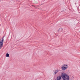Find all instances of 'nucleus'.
Returning <instances> with one entry per match:
<instances>
[{
    "label": "nucleus",
    "mask_w": 80,
    "mask_h": 80,
    "mask_svg": "<svg viewBox=\"0 0 80 80\" xmlns=\"http://www.w3.org/2000/svg\"><path fill=\"white\" fill-rule=\"evenodd\" d=\"M62 78L64 80H68L70 79V77L68 75L65 74L64 75H63V73H62Z\"/></svg>",
    "instance_id": "1"
},
{
    "label": "nucleus",
    "mask_w": 80,
    "mask_h": 80,
    "mask_svg": "<svg viewBox=\"0 0 80 80\" xmlns=\"http://www.w3.org/2000/svg\"><path fill=\"white\" fill-rule=\"evenodd\" d=\"M3 37L0 41V49L3 47Z\"/></svg>",
    "instance_id": "2"
},
{
    "label": "nucleus",
    "mask_w": 80,
    "mask_h": 80,
    "mask_svg": "<svg viewBox=\"0 0 80 80\" xmlns=\"http://www.w3.org/2000/svg\"><path fill=\"white\" fill-rule=\"evenodd\" d=\"M61 68L62 70H65L67 68L65 67V64H63L62 66L61 67Z\"/></svg>",
    "instance_id": "3"
},
{
    "label": "nucleus",
    "mask_w": 80,
    "mask_h": 80,
    "mask_svg": "<svg viewBox=\"0 0 80 80\" xmlns=\"http://www.w3.org/2000/svg\"><path fill=\"white\" fill-rule=\"evenodd\" d=\"M62 77V76H58L57 77V80H60L61 79V78Z\"/></svg>",
    "instance_id": "4"
},
{
    "label": "nucleus",
    "mask_w": 80,
    "mask_h": 80,
    "mask_svg": "<svg viewBox=\"0 0 80 80\" xmlns=\"http://www.w3.org/2000/svg\"><path fill=\"white\" fill-rule=\"evenodd\" d=\"M58 30L59 32H62V31L63 30V28H60Z\"/></svg>",
    "instance_id": "5"
},
{
    "label": "nucleus",
    "mask_w": 80,
    "mask_h": 80,
    "mask_svg": "<svg viewBox=\"0 0 80 80\" xmlns=\"http://www.w3.org/2000/svg\"><path fill=\"white\" fill-rule=\"evenodd\" d=\"M6 56V57H9V54L8 53H7Z\"/></svg>",
    "instance_id": "6"
},
{
    "label": "nucleus",
    "mask_w": 80,
    "mask_h": 80,
    "mask_svg": "<svg viewBox=\"0 0 80 80\" xmlns=\"http://www.w3.org/2000/svg\"><path fill=\"white\" fill-rule=\"evenodd\" d=\"M65 67H66V69H67V68H68V65L67 64H66V65L65 64Z\"/></svg>",
    "instance_id": "7"
},
{
    "label": "nucleus",
    "mask_w": 80,
    "mask_h": 80,
    "mask_svg": "<svg viewBox=\"0 0 80 80\" xmlns=\"http://www.w3.org/2000/svg\"><path fill=\"white\" fill-rule=\"evenodd\" d=\"M58 72V70H56L55 71V72H54L55 74H56Z\"/></svg>",
    "instance_id": "8"
}]
</instances>
